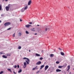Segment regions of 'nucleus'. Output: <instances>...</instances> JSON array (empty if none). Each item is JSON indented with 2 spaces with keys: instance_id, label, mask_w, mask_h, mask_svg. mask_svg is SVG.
Wrapping results in <instances>:
<instances>
[{
  "instance_id": "7ed1b4c3",
  "label": "nucleus",
  "mask_w": 74,
  "mask_h": 74,
  "mask_svg": "<svg viewBox=\"0 0 74 74\" xmlns=\"http://www.w3.org/2000/svg\"><path fill=\"white\" fill-rule=\"evenodd\" d=\"M9 5H10V4L8 5V6H7L5 7V9L7 11H8L9 10V9L10 8V7Z\"/></svg>"
},
{
  "instance_id": "37998d69",
  "label": "nucleus",
  "mask_w": 74,
  "mask_h": 74,
  "mask_svg": "<svg viewBox=\"0 0 74 74\" xmlns=\"http://www.w3.org/2000/svg\"><path fill=\"white\" fill-rule=\"evenodd\" d=\"M20 21H21V22H22V20H21V19H20Z\"/></svg>"
},
{
  "instance_id": "f03ea898",
  "label": "nucleus",
  "mask_w": 74,
  "mask_h": 74,
  "mask_svg": "<svg viewBox=\"0 0 74 74\" xmlns=\"http://www.w3.org/2000/svg\"><path fill=\"white\" fill-rule=\"evenodd\" d=\"M11 25V23L8 22L6 23H5L4 25L5 26H9V25Z\"/></svg>"
},
{
  "instance_id": "b1692460",
  "label": "nucleus",
  "mask_w": 74,
  "mask_h": 74,
  "mask_svg": "<svg viewBox=\"0 0 74 74\" xmlns=\"http://www.w3.org/2000/svg\"><path fill=\"white\" fill-rule=\"evenodd\" d=\"M37 66H36V67H35L34 68H33L32 69V70H35V69H36V68H37Z\"/></svg>"
},
{
  "instance_id": "cd10ccee",
  "label": "nucleus",
  "mask_w": 74,
  "mask_h": 74,
  "mask_svg": "<svg viewBox=\"0 0 74 74\" xmlns=\"http://www.w3.org/2000/svg\"><path fill=\"white\" fill-rule=\"evenodd\" d=\"M0 10H1V5H0Z\"/></svg>"
},
{
  "instance_id": "c03bdc74",
  "label": "nucleus",
  "mask_w": 74,
  "mask_h": 74,
  "mask_svg": "<svg viewBox=\"0 0 74 74\" xmlns=\"http://www.w3.org/2000/svg\"><path fill=\"white\" fill-rule=\"evenodd\" d=\"M69 69H68L67 70V71H69Z\"/></svg>"
},
{
  "instance_id": "9d476101",
  "label": "nucleus",
  "mask_w": 74,
  "mask_h": 74,
  "mask_svg": "<svg viewBox=\"0 0 74 74\" xmlns=\"http://www.w3.org/2000/svg\"><path fill=\"white\" fill-rule=\"evenodd\" d=\"M45 66V65H42L40 66V69H42V68H43V67H44Z\"/></svg>"
},
{
  "instance_id": "4c0bfd02",
  "label": "nucleus",
  "mask_w": 74,
  "mask_h": 74,
  "mask_svg": "<svg viewBox=\"0 0 74 74\" xmlns=\"http://www.w3.org/2000/svg\"><path fill=\"white\" fill-rule=\"evenodd\" d=\"M10 29H11V28H9L7 30H10Z\"/></svg>"
},
{
  "instance_id": "a19ab883",
  "label": "nucleus",
  "mask_w": 74,
  "mask_h": 74,
  "mask_svg": "<svg viewBox=\"0 0 74 74\" xmlns=\"http://www.w3.org/2000/svg\"><path fill=\"white\" fill-rule=\"evenodd\" d=\"M13 73H14V74H16V72H14V71H13Z\"/></svg>"
},
{
  "instance_id": "6e6552de",
  "label": "nucleus",
  "mask_w": 74,
  "mask_h": 74,
  "mask_svg": "<svg viewBox=\"0 0 74 74\" xmlns=\"http://www.w3.org/2000/svg\"><path fill=\"white\" fill-rule=\"evenodd\" d=\"M31 3H32V1H31V0H30L28 2V5H30L31 4Z\"/></svg>"
},
{
  "instance_id": "423d86ee",
  "label": "nucleus",
  "mask_w": 74,
  "mask_h": 74,
  "mask_svg": "<svg viewBox=\"0 0 74 74\" xmlns=\"http://www.w3.org/2000/svg\"><path fill=\"white\" fill-rule=\"evenodd\" d=\"M49 67L48 65H46L45 67V70H47Z\"/></svg>"
},
{
  "instance_id": "473e14b6",
  "label": "nucleus",
  "mask_w": 74,
  "mask_h": 74,
  "mask_svg": "<svg viewBox=\"0 0 74 74\" xmlns=\"http://www.w3.org/2000/svg\"><path fill=\"white\" fill-rule=\"evenodd\" d=\"M0 53L2 55V54H4V53H3V52H1Z\"/></svg>"
},
{
  "instance_id": "e433bc0d",
  "label": "nucleus",
  "mask_w": 74,
  "mask_h": 74,
  "mask_svg": "<svg viewBox=\"0 0 74 74\" xmlns=\"http://www.w3.org/2000/svg\"><path fill=\"white\" fill-rule=\"evenodd\" d=\"M17 68H19V65H17Z\"/></svg>"
},
{
  "instance_id": "ddd939ff",
  "label": "nucleus",
  "mask_w": 74,
  "mask_h": 74,
  "mask_svg": "<svg viewBox=\"0 0 74 74\" xmlns=\"http://www.w3.org/2000/svg\"><path fill=\"white\" fill-rule=\"evenodd\" d=\"M2 57L3 58H5V59H7V56H5L4 55H3Z\"/></svg>"
},
{
  "instance_id": "c756f323",
  "label": "nucleus",
  "mask_w": 74,
  "mask_h": 74,
  "mask_svg": "<svg viewBox=\"0 0 74 74\" xmlns=\"http://www.w3.org/2000/svg\"><path fill=\"white\" fill-rule=\"evenodd\" d=\"M14 67V68H15H15H16V67H17V66L16 65H15Z\"/></svg>"
},
{
  "instance_id": "49530a36",
  "label": "nucleus",
  "mask_w": 74,
  "mask_h": 74,
  "mask_svg": "<svg viewBox=\"0 0 74 74\" xmlns=\"http://www.w3.org/2000/svg\"><path fill=\"white\" fill-rule=\"evenodd\" d=\"M37 26H40V25H37Z\"/></svg>"
},
{
  "instance_id": "393cba45",
  "label": "nucleus",
  "mask_w": 74,
  "mask_h": 74,
  "mask_svg": "<svg viewBox=\"0 0 74 74\" xmlns=\"http://www.w3.org/2000/svg\"><path fill=\"white\" fill-rule=\"evenodd\" d=\"M25 9H22V10H21V12H24V11H25Z\"/></svg>"
},
{
  "instance_id": "f3484780",
  "label": "nucleus",
  "mask_w": 74,
  "mask_h": 74,
  "mask_svg": "<svg viewBox=\"0 0 74 74\" xmlns=\"http://www.w3.org/2000/svg\"><path fill=\"white\" fill-rule=\"evenodd\" d=\"M36 55L37 56H40V55L37 53H36Z\"/></svg>"
},
{
  "instance_id": "4468645a",
  "label": "nucleus",
  "mask_w": 74,
  "mask_h": 74,
  "mask_svg": "<svg viewBox=\"0 0 74 74\" xmlns=\"http://www.w3.org/2000/svg\"><path fill=\"white\" fill-rule=\"evenodd\" d=\"M27 8H28V6H26L24 8L25 10H27Z\"/></svg>"
},
{
  "instance_id": "f8f14e48",
  "label": "nucleus",
  "mask_w": 74,
  "mask_h": 74,
  "mask_svg": "<svg viewBox=\"0 0 74 74\" xmlns=\"http://www.w3.org/2000/svg\"><path fill=\"white\" fill-rule=\"evenodd\" d=\"M5 55L7 56H11V54L10 53H7V54H6Z\"/></svg>"
},
{
  "instance_id": "dca6fc26",
  "label": "nucleus",
  "mask_w": 74,
  "mask_h": 74,
  "mask_svg": "<svg viewBox=\"0 0 74 74\" xmlns=\"http://www.w3.org/2000/svg\"><path fill=\"white\" fill-rule=\"evenodd\" d=\"M21 48H22V47H21V46H18V49H21Z\"/></svg>"
},
{
  "instance_id": "de8ad7c7",
  "label": "nucleus",
  "mask_w": 74,
  "mask_h": 74,
  "mask_svg": "<svg viewBox=\"0 0 74 74\" xmlns=\"http://www.w3.org/2000/svg\"><path fill=\"white\" fill-rule=\"evenodd\" d=\"M1 21L0 20V23H1Z\"/></svg>"
},
{
  "instance_id": "bb28decb",
  "label": "nucleus",
  "mask_w": 74,
  "mask_h": 74,
  "mask_svg": "<svg viewBox=\"0 0 74 74\" xmlns=\"http://www.w3.org/2000/svg\"><path fill=\"white\" fill-rule=\"evenodd\" d=\"M3 71H1L0 72V74H3Z\"/></svg>"
},
{
  "instance_id": "9b49d317",
  "label": "nucleus",
  "mask_w": 74,
  "mask_h": 74,
  "mask_svg": "<svg viewBox=\"0 0 74 74\" xmlns=\"http://www.w3.org/2000/svg\"><path fill=\"white\" fill-rule=\"evenodd\" d=\"M56 72H60L61 71V70L59 69H57L56 70Z\"/></svg>"
},
{
  "instance_id": "6ab92c4d",
  "label": "nucleus",
  "mask_w": 74,
  "mask_h": 74,
  "mask_svg": "<svg viewBox=\"0 0 74 74\" xmlns=\"http://www.w3.org/2000/svg\"><path fill=\"white\" fill-rule=\"evenodd\" d=\"M54 55L53 54H51L50 55V57H53Z\"/></svg>"
},
{
  "instance_id": "a211bd4d",
  "label": "nucleus",
  "mask_w": 74,
  "mask_h": 74,
  "mask_svg": "<svg viewBox=\"0 0 74 74\" xmlns=\"http://www.w3.org/2000/svg\"><path fill=\"white\" fill-rule=\"evenodd\" d=\"M7 70H8V71H10V72H11V73H12V71H11V69H8Z\"/></svg>"
},
{
  "instance_id": "f257e3e1",
  "label": "nucleus",
  "mask_w": 74,
  "mask_h": 74,
  "mask_svg": "<svg viewBox=\"0 0 74 74\" xmlns=\"http://www.w3.org/2000/svg\"><path fill=\"white\" fill-rule=\"evenodd\" d=\"M49 30V27L48 26H47L45 28V29L44 31V32L45 33V32H48Z\"/></svg>"
},
{
  "instance_id": "c9c22d12",
  "label": "nucleus",
  "mask_w": 74,
  "mask_h": 74,
  "mask_svg": "<svg viewBox=\"0 0 74 74\" xmlns=\"http://www.w3.org/2000/svg\"><path fill=\"white\" fill-rule=\"evenodd\" d=\"M29 24H30V25H32V22H30V23H29Z\"/></svg>"
},
{
  "instance_id": "f704fd0d",
  "label": "nucleus",
  "mask_w": 74,
  "mask_h": 74,
  "mask_svg": "<svg viewBox=\"0 0 74 74\" xmlns=\"http://www.w3.org/2000/svg\"><path fill=\"white\" fill-rule=\"evenodd\" d=\"M26 34H29V32L27 31H26Z\"/></svg>"
},
{
  "instance_id": "412c9836",
  "label": "nucleus",
  "mask_w": 74,
  "mask_h": 74,
  "mask_svg": "<svg viewBox=\"0 0 74 74\" xmlns=\"http://www.w3.org/2000/svg\"><path fill=\"white\" fill-rule=\"evenodd\" d=\"M61 55H62L63 56H64V53L62 52H61Z\"/></svg>"
},
{
  "instance_id": "c85d7f7f",
  "label": "nucleus",
  "mask_w": 74,
  "mask_h": 74,
  "mask_svg": "<svg viewBox=\"0 0 74 74\" xmlns=\"http://www.w3.org/2000/svg\"><path fill=\"white\" fill-rule=\"evenodd\" d=\"M68 68L70 69V65H69L68 66Z\"/></svg>"
},
{
  "instance_id": "2f4dec72",
  "label": "nucleus",
  "mask_w": 74,
  "mask_h": 74,
  "mask_svg": "<svg viewBox=\"0 0 74 74\" xmlns=\"http://www.w3.org/2000/svg\"><path fill=\"white\" fill-rule=\"evenodd\" d=\"M18 35L19 36H21V33H18Z\"/></svg>"
},
{
  "instance_id": "aec40b11",
  "label": "nucleus",
  "mask_w": 74,
  "mask_h": 74,
  "mask_svg": "<svg viewBox=\"0 0 74 74\" xmlns=\"http://www.w3.org/2000/svg\"><path fill=\"white\" fill-rule=\"evenodd\" d=\"M34 28H32L31 29V30L32 31H33V32H35V30H34Z\"/></svg>"
},
{
  "instance_id": "a18cd8bd",
  "label": "nucleus",
  "mask_w": 74,
  "mask_h": 74,
  "mask_svg": "<svg viewBox=\"0 0 74 74\" xmlns=\"http://www.w3.org/2000/svg\"><path fill=\"white\" fill-rule=\"evenodd\" d=\"M5 1H8V0H4Z\"/></svg>"
},
{
  "instance_id": "8fccbe9b",
  "label": "nucleus",
  "mask_w": 74,
  "mask_h": 74,
  "mask_svg": "<svg viewBox=\"0 0 74 74\" xmlns=\"http://www.w3.org/2000/svg\"><path fill=\"white\" fill-rule=\"evenodd\" d=\"M69 74H71V72H70L69 73Z\"/></svg>"
},
{
  "instance_id": "4be33fe9",
  "label": "nucleus",
  "mask_w": 74,
  "mask_h": 74,
  "mask_svg": "<svg viewBox=\"0 0 74 74\" xmlns=\"http://www.w3.org/2000/svg\"><path fill=\"white\" fill-rule=\"evenodd\" d=\"M25 62H26V63H27V64H29V62L30 61H28L27 60H26Z\"/></svg>"
},
{
  "instance_id": "79ce46f5",
  "label": "nucleus",
  "mask_w": 74,
  "mask_h": 74,
  "mask_svg": "<svg viewBox=\"0 0 74 74\" xmlns=\"http://www.w3.org/2000/svg\"><path fill=\"white\" fill-rule=\"evenodd\" d=\"M35 35H37V33H36L35 34H34Z\"/></svg>"
},
{
  "instance_id": "5701e85b",
  "label": "nucleus",
  "mask_w": 74,
  "mask_h": 74,
  "mask_svg": "<svg viewBox=\"0 0 74 74\" xmlns=\"http://www.w3.org/2000/svg\"><path fill=\"white\" fill-rule=\"evenodd\" d=\"M21 72H22V69H20L18 71V73H20Z\"/></svg>"
},
{
  "instance_id": "1a4fd4ad",
  "label": "nucleus",
  "mask_w": 74,
  "mask_h": 74,
  "mask_svg": "<svg viewBox=\"0 0 74 74\" xmlns=\"http://www.w3.org/2000/svg\"><path fill=\"white\" fill-rule=\"evenodd\" d=\"M23 59H27V60L28 61V62H30V60H29V58H27L26 57L24 58H23Z\"/></svg>"
},
{
  "instance_id": "09e8293b",
  "label": "nucleus",
  "mask_w": 74,
  "mask_h": 74,
  "mask_svg": "<svg viewBox=\"0 0 74 74\" xmlns=\"http://www.w3.org/2000/svg\"><path fill=\"white\" fill-rule=\"evenodd\" d=\"M30 51H30V50H29V52H30Z\"/></svg>"
},
{
  "instance_id": "0eeeda50",
  "label": "nucleus",
  "mask_w": 74,
  "mask_h": 74,
  "mask_svg": "<svg viewBox=\"0 0 74 74\" xmlns=\"http://www.w3.org/2000/svg\"><path fill=\"white\" fill-rule=\"evenodd\" d=\"M30 26H32V25L29 24H28L25 25V27H27V28H29Z\"/></svg>"
},
{
  "instance_id": "39448f33",
  "label": "nucleus",
  "mask_w": 74,
  "mask_h": 74,
  "mask_svg": "<svg viewBox=\"0 0 74 74\" xmlns=\"http://www.w3.org/2000/svg\"><path fill=\"white\" fill-rule=\"evenodd\" d=\"M41 64V61H39L36 64V65H40V64Z\"/></svg>"
},
{
  "instance_id": "58836bf2",
  "label": "nucleus",
  "mask_w": 74,
  "mask_h": 74,
  "mask_svg": "<svg viewBox=\"0 0 74 74\" xmlns=\"http://www.w3.org/2000/svg\"><path fill=\"white\" fill-rule=\"evenodd\" d=\"M39 72H40V71H38L37 72H36L37 74H38V73H39Z\"/></svg>"
},
{
  "instance_id": "3c124183",
  "label": "nucleus",
  "mask_w": 74,
  "mask_h": 74,
  "mask_svg": "<svg viewBox=\"0 0 74 74\" xmlns=\"http://www.w3.org/2000/svg\"><path fill=\"white\" fill-rule=\"evenodd\" d=\"M73 70H74V69H73Z\"/></svg>"
},
{
  "instance_id": "a878e982",
  "label": "nucleus",
  "mask_w": 74,
  "mask_h": 74,
  "mask_svg": "<svg viewBox=\"0 0 74 74\" xmlns=\"http://www.w3.org/2000/svg\"><path fill=\"white\" fill-rule=\"evenodd\" d=\"M40 60H42L43 59V58H42V57H41L40 58Z\"/></svg>"
},
{
  "instance_id": "7c9ffc66",
  "label": "nucleus",
  "mask_w": 74,
  "mask_h": 74,
  "mask_svg": "<svg viewBox=\"0 0 74 74\" xmlns=\"http://www.w3.org/2000/svg\"><path fill=\"white\" fill-rule=\"evenodd\" d=\"M56 63L57 64H59V61H57V62H56Z\"/></svg>"
},
{
  "instance_id": "20e7f679",
  "label": "nucleus",
  "mask_w": 74,
  "mask_h": 74,
  "mask_svg": "<svg viewBox=\"0 0 74 74\" xmlns=\"http://www.w3.org/2000/svg\"><path fill=\"white\" fill-rule=\"evenodd\" d=\"M26 65H27V64H26V62H24V69L26 68Z\"/></svg>"
},
{
  "instance_id": "2eb2a0df",
  "label": "nucleus",
  "mask_w": 74,
  "mask_h": 74,
  "mask_svg": "<svg viewBox=\"0 0 74 74\" xmlns=\"http://www.w3.org/2000/svg\"><path fill=\"white\" fill-rule=\"evenodd\" d=\"M63 67V66H58V68H59V69H62Z\"/></svg>"
},
{
  "instance_id": "72a5a7b5",
  "label": "nucleus",
  "mask_w": 74,
  "mask_h": 74,
  "mask_svg": "<svg viewBox=\"0 0 74 74\" xmlns=\"http://www.w3.org/2000/svg\"><path fill=\"white\" fill-rule=\"evenodd\" d=\"M15 33H14L13 35L12 36L13 37H15Z\"/></svg>"
},
{
  "instance_id": "ea45409f",
  "label": "nucleus",
  "mask_w": 74,
  "mask_h": 74,
  "mask_svg": "<svg viewBox=\"0 0 74 74\" xmlns=\"http://www.w3.org/2000/svg\"><path fill=\"white\" fill-rule=\"evenodd\" d=\"M60 50V51H61L62 50L61 49H60V48H58Z\"/></svg>"
}]
</instances>
